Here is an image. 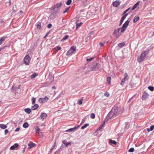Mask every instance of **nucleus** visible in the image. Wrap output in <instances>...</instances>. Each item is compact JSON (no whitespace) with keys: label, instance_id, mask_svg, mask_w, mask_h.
Listing matches in <instances>:
<instances>
[{"label":"nucleus","instance_id":"nucleus-1","mask_svg":"<svg viewBox=\"0 0 154 154\" xmlns=\"http://www.w3.org/2000/svg\"><path fill=\"white\" fill-rule=\"evenodd\" d=\"M129 23L130 21L128 20L123 24L121 29V33H123L126 30Z\"/></svg>","mask_w":154,"mask_h":154},{"label":"nucleus","instance_id":"nucleus-2","mask_svg":"<svg viewBox=\"0 0 154 154\" xmlns=\"http://www.w3.org/2000/svg\"><path fill=\"white\" fill-rule=\"evenodd\" d=\"M130 9V8H129L126 9L125 11H124V12H123V15H124L123 16V17H122L120 22V24L119 25V26H120L122 24V23L125 20V18L128 15V13H126L127 12H128Z\"/></svg>","mask_w":154,"mask_h":154},{"label":"nucleus","instance_id":"nucleus-3","mask_svg":"<svg viewBox=\"0 0 154 154\" xmlns=\"http://www.w3.org/2000/svg\"><path fill=\"white\" fill-rule=\"evenodd\" d=\"M146 55V52L143 51L140 58L137 59V60L138 63H140L143 61L144 60L145 57Z\"/></svg>","mask_w":154,"mask_h":154},{"label":"nucleus","instance_id":"nucleus-4","mask_svg":"<svg viewBox=\"0 0 154 154\" xmlns=\"http://www.w3.org/2000/svg\"><path fill=\"white\" fill-rule=\"evenodd\" d=\"M75 51V48L74 47H71L67 51L66 55H70L74 54Z\"/></svg>","mask_w":154,"mask_h":154},{"label":"nucleus","instance_id":"nucleus-5","mask_svg":"<svg viewBox=\"0 0 154 154\" xmlns=\"http://www.w3.org/2000/svg\"><path fill=\"white\" fill-rule=\"evenodd\" d=\"M31 60L29 55H26L23 59L24 63L26 65H29Z\"/></svg>","mask_w":154,"mask_h":154},{"label":"nucleus","instance_id":"nucleus-6","mask_svg":"<svg viewBox=\"0 0 154 154\" xmlns=\"http://www.w3.org/2000/svg\"><path fill=\"white\" fill-rule=\"evenodd\" d=\"M120 29V28H119L115 30L114 31L113 34L116 35V36L117 38H119L122 35L119 32Z\"/></svg>","mask_w":154,"mask_h":154},{"label":"nucleus","instance_id":"nucleus-7","mask_svg":"<svg viewBox=\"0 0 154 154\" xmlns=\"http://www.w3.org/2000/svg\"><path fill=\"white\" fill-rule=\"evenodd\" d=\"M112 112L114 115H116L119 113L120 111L118 107H114L112 110Z\"/></svg>","mask_w":154,"mask_h":154},{"label":"nucleus","instance_id":"nucleus-8","mask_svg":"<svg viewBox=\"0 0 154 154\" xmlns=\"http://www.w3.org/2000/svg\"><path fill=\"white\" fill-rule=\"evenodd\" d=\"M48 99L49 98L48 97L45 96L44 98H40L38 100V101L40 103H42L47 101Z\"/></svg>","mask_w":154,"mask_h":154},{"label":"nucleus","instance_id":"nucleus-9","mask_svg":"<svg viewBox=\"0 0 154 154\" xmlns=\"http://www.w3.org/2000/svg\"><path fill=\"white\" fill-rule=\"evenodd\" d=\"M120 4V2L119 1L116 0L113 2L112 4L113 6L114 7H117Z\"/></svg>","mask_w":154,"mask_h":154},{"label":"nucleus","instance_id":"nucleus-10","mask_svg":"<svg viewBox=\"0 0 154 154\" xmlns=\"http://www.w3.org/2000/svg\"><path fill=\"white\" fill-rule=\"evenodd\" d=\"M79 127H80L79 125H78L77 127H75L73 128H70L66 130V132H67V131H75L77 129L79 128Z\"/></svg>","mask_w":154,"mask_h":154},{"label":"nucleus","instance_id":"nucleus-11","mask_svg":"<svg viewBox=\"0 0 154 154\" xmlns=\"http://www.w3.org/2000/svg\"><path fill=\"white\" fill-rule=\"evenodd\" d=\"M148 96L149 94L147 93L146 92H144L142 96L143 99V100H145Z\"/></svg>","mask_w":154,"mask_h":154},{"label":"nucleus","instance_id":"nucleus-12","mask_svg":"<svg viewBox=\"0 0 154 154\" xmlns=\"http://www.w3.org/2000/svg\"><path fill=\"white\" fill-rule=\"evenodd\" d=\"M47 116V114L44 112L42 113L40 116V117L42 120L45 119Z\"/></svg>","mask_w":154,"mask_h":154},{"label":"nucleus","instance_id":"nucleus-13","mask_svg":"<svg viewBox=\"0 0 154 154\" xmlns=\"http://www.w3.org/2000/svg\"><path fill=\"white\" fill-rule=\"evenodd\" d=\"M39 106L37 104H35L34 106H32L31 109L32 110H34L37 109L38 107Z\"/></svg>","mask_w":154,"mask_h":154},{"label":"nucleus","instance_id":"nucleus-14","mask_svg":"<svg viewBox=\"0 0 154 154\" xmlns=\"http://www.w3.org/2000/svg\"><path fill=\"white\" fill-rule=\"evenodd\" d=\"M62 143L65 145L66 147H67L68 145H71V143L70 142H69L66 143L65 140H63Z\"/></svg>","mask_w":154,"mask_h":154},{"label":"nucleus","instance_id":"nucleus-15","mask_svg":"<svg viewBox=\"0 0 154 154\" xmlns=\"http://www.w3.org/2000/svg\"><path fill=\"white\" fill-rule=\"evenodd\" d=\"M62 5V3L61 2H60L58 3H57L56 5L55 8H57L58 9H59L61 7Z\"/></svg>","mask_w":154,"mask_h":154},{"label":"nucleus","instance_id":"nucleus-16","mask_svg":"<svg viewBox=\"0 0 154 154\" xmlns=\"http://www.w3.org/2000/svg\"><path fill=\"white\" fill-rule=\"evenodd\" d=\"M37 29L38 30H40L41 29V23H38L36 25Z\"/></svg>","mask_w":154,"mask_h":154},{"label":"nucleus","instance_id":"nucleus-17","mask_svg":"<svg viewBox=\"0 0 154 154\" xmlns=\"http://www.w3.org/2000/svg\"><path fill=\"white\" fill-rule=\"evenodd\" d=\"M34 145H35V144L32 143H29L28 144V146H29V149H31L34 146Z\"/></svg>","mask_w":154,"mask_h":154},{"label":"nucleus","instance_id":"nucleus-18","mask_svg":"<svg viewBox=\"0 0 154 154\" xmlns=\"http://www.w3.org/2000/svg\"><path fill=\"white\" fill-rule=\"evenodd\" d=\"M140 17L138 16H135L134 18L133 22L134 23H136L139 19Z\"/></svg>","mask_w":154,"mask_h":154},{"label":"nucleus","instance_id":"nucleus-19","mask_svg":"<svg viewBox=\"0 0 154 154\" xmlns=\"http://www.w3.org/2000/svg\"><path fill=\"white\" fill-rule=\"evenodd\" d=\"M109 143L110 144H113L115 145L117 144V142L113 140L110 139L109 140Z\"/></svg>","mask_w":154,"mask_h":154},{"label":"nucleus","instance_id":"nucleus-20","mask_svg":"<svg viewBox=\"0 0 154 154\" xmlns=\"http://www.w3.org/2000/svg\"><path fill=\"white\" fill-rule=\"evenodd\" d=\"M6 38V37L5 36L2 37L0 39V45L2 44V42L5 40Z\"/></svg>","mask_w":154,"mask_h":154},{"label":"nucleus","instance_id":"nucleus-21","mask_svg":"<svg viewBox=\"0 0 154 154\" xmlns=\"http://www.w3.org/2000/svg\"><path fill=\"white\" fill-rule=\"evenodd\" d=\"M24 111L28 114H29L31 112V110L29 108H26L24 109Z\"/></svg>","mask_w":154,"mask_h":154},{"label":"nucleus","instance_id":"nucleus-22","mask_svg":"<svg viewBox=\"0 0 154 154\" xmlns=\"http://www.w3.org/2000/svg\"><path fill=\"white\" fill-rule=\"evenodd\" d=\"M139 2H138L136 3L133 6L131 10H134L137 6V5H139Z\"/></svg>","mask_w":154,"mask_h":154},{"label":"nucleus","instance_id":"nucleus-23","mask_svg":"<svg viewBox=\"0 0 154 154\" xmlns=\"http://www.w3.org/2000/svg\"><path fill=\"white\" fill-rule=\"evenodd\" d=\"M23 128H28L29 126V124L27 122H25L23 123Z\"/></svg>","mask_w":154,"mask_h":154},{"label":"nucleus","instance_id":"nucleus-24","mask_svg":"<svg viewBox=\"0 0 154 154\" xmlns=\"http://www.w3.org/2000/svg\"><path fill=\"white\" fill-rule=\"evenodd\" d=\"M125 43L124 42H123L121 43H119L118 44V46L120 48H122L125 45Z\"/></svg>","mask_w":154,"mask_h":154},{"label":"nucleus","instance_id":"nucleus-25","mask_svg":"<svg viewBox=\"0 0 154 154\" xmlns=\"http://www.w3.org/2000/svg\"><path fill=\"white\" fill-rule=\"evenodd\" d=\"M0 127L2 129H5L7 128L6 126L3 124H0Z\"/></svg>","mask_w":154,"mask_h":154},{"label":"nucleus","instance_id":"nucleus-26","mask_svg":"<svg viewBox=\"0 0 154 154\" xmlns=\"http://www.w3.org/2000/svg\"><path fill=\"white\" fill-rule=\"evenodd\" d=\"M61 49V47L60 46H57L56 48H54V51H57V50H60Z\"/></svg>","mask_w":154,"mask_h":154},{"label":"nucleus","instance_id":"nucleus-27","mask_svg":"<svg viewBox=\"0 0 154 154\" xmlns=\"http://www.w3.org/2000/svg\"><path fill=\"white\" fill-rule=\"evenodd\" d=\"M89 125V124H86L81 127V129H84Z\"/></svg>","mask_w":154,"mask_h":154},{"label":"nucleus","instance_id":"nucleus-28","mask_svg":"<svg viewBox=\"0 0 154 154\" xmlns=\"http://www.w3.org/2000/svg\"><path fill=\"white\" fill-rule=\"evenodd\" d=\"M154 128V125H152L151 126L150 129H148L147 131H152Z\"/></svg>","mask_w":154,"mask_h":154},{"label":"nucleus","instance_id":"nucleus-29","mask_svg":"<svg viewBox=\"0 0 154 154\" xmlns=\"http://www.w3.org/2000/svg\"><path fill=\"white\" fill-rule=\"evenodd\" d=\"M148 89L150 91H152L154 90V88L153 86H149L148 88Z\"/></svg>","mask_w":154,"mask_h":154},{"label":"nucleus","instance_id":"nucleus-30","mask_svg":"<svg viewBox=\"0 0 154 154\" xmlns=\"http://www.w3.org/2000/svg\"><path fill=\"white\" fill-rule=\"evenodd\" d=\"M36 134H39L40 132V128L38 127L35 128Z\"/></svg>","mask_w":154,"mask_h":154},{"label":"nucleus","instance_id":"nucleus-31","mask_svg":"<svg viewBox=\"0 0 154 154\" xmlns=\"http://www.w3.org/2000/svg\"><path fill=\"white\" fill-rule=\"evenodd\" d=\"M37 76V75L36 73H34L31 76V78L32 79H33Z\"/></svg>","mask_w":154,"mask_h":154},{"label":"nucleus","instance_id":"nucleus-32","mask_svg":"<svg viewBox=\"0 0 154 154\" xmlns=\"http://www.w3.org/2000/svg\"><path fill=\"white\" fill-rule=\"evenodd\" d=\"M124 79H128V75L127 74V73H125V74H124Z\"/></svg>","mask_w":154,"mask_h":154},{"label":"nucleus","instance_id":"nucleus-33","mask_svg":"<svg viewBox=\"0 0 154 154\" xmlns=\"http://www.w3.org/2000/svg\"><path fill=\"white\" fill-rule=\"evenodd\" d=\"M71 0H67V1L66 2V4L67 5H69L71 4Z\"/></svg>","mask_w":154,"mask_h":154},{"label":"nucleus","instance_id":"nucleus-34","mask_svg":"<svg viewBox=\"0 0 154 154\" xmlns=\"http://www.w3.org/2000/svg\"><path fill=\"white\" fill-rule=\"evenodd\" d=\"M111 78L110 77H108L107 78V81L109 84L110 83Z\"/></svg>","mask_w":154,"mask_h":154},{"label":"nucleus","instance_id":"nucleus-35","mask_svg":"<svg viewBox=\"0 0 154 154\" xmlns=\"http://www.w3.org/2000/svg\"><path fill=\"white\" fill-rule=\"evenodd\" d=\"M95 115L93 113H92L91 114L90 117H91V118L92 119H94L95 118Z\"/></svg>","mask_w":154,"mask_h":154},{"label":"nucleus","instance_id":"nucleus-36","mask_svg":"<svg viewBox=\"0 0 154 154\" xmlns=\"http://www.w3.org/2000/svg\"><path fill=\"white\" fill-rule=\"evenodd\" d=\"M70 8V7L67 8L63 12V14H65L68 11Z\"/></svg>","mask_w":154,"mask_h":154},{"label":"nucleus","instance_id":"nucleus-37","mask_svg":"<svg viewBox=\"0 0 154 154\" xmlns=\"http://www.w3.org/2000/svg\"><path fill=\"white\" fill-rule=\"evenodd\" d=\"M32 104H34L35 103V98L34 97H33L32 99Z\"/></svg>","mask_w":154,"mask_h":154},{"label":"nucleus","instance_id":"nucleus-38","mask_svg":"<svg viewBox=\"0 0 154 154\" xmlns=\"http://www.w3.org/2000/svg\"><path fill=\"white\" fill-rule=\"evenodd\" d=\"M82 22L79 23H76V28H78L79 27V26L82 25Z\"/></svg>","mask_w":154,"mask_h":154},{"label":"nucleus","instance_id":"nucleus-39","mask_svg":"<svg viewBox=\"0 0 154 154\" xmlns=\"http://www.w3.org/2000/svg\"><path fill=\"white\" fill-rule=\"evenodd\" d=\"M69 36L68 35H65L62 39V40H65L67 39L68 38Z\"/></svg>","mask_w":154,"mask_h":154},{"label":"nucleus","instance_id":"nucleus-40","mask_svg":"<svg viewBox=\"0 0 154 154\" xmlns=\"http://www.w3.org/2000/svg\"><path fill=\"white\" fill-rule=\"evenodd\" d=\"M83 100V99L82 98H81L80 100H79L78 101V102L79 103V105H81L82 104Z\"/></svg>","mask_w":154,"mask_h":154},{"label":"nucleus","instance_id":"nucleus-41","mask_svg":"<svg viewBox=\"0 0 154 154\" xmlns=\"http://www.w3.org/2000/svg\"><path fill=\"white\" fill-rule=\"evenodd\" d=\"M125 79H123L121 83V85H123L125 83Z\"/></svg>","mask_w":154,"mask_h":154},{"label":"nucleus","instance_id":"nucleus-42","mask_svg":"<svg viewBox=\"0 0 154 154\" xmlns=\"http://www.w3.org/2000/svg\"><path fill=\"white\" fill-rule=\"evenodd\" d=\"M94 57H91V58H90L89 59H87V61H89V62H90L91 61V60H93L94 59Z\"/></svg>","mask_w":154,"mask_h":154},{"label":"nucleus","instance_id":"nucleus-43","mask_svg":"<svg viewBox=\"0 0 154 154\" xmlns=\"http://www.w3.org/2000/svg\"><path fill=\"white\" fill-rule=\"evenodd\" d=\"M103 125H100L99 127V128L97 129V131H98L101 130L103 128Z\"/></svg>","mask_w":154,"mask_h":154},{"label":"nucleus","instance_id":"nucleus-44","mask_svg":"<svg viewBox=\"0 0 154 154\" xmlns=\"http://www.w3.org/2000/svg\"><path fill=\"white\" fill-rule=\"evenodd\" d=\"M134 151V149L133 148H131L128 150V151L131 152H133Z\"/></svg>","mask_w":154,"mask_h":154},{"label":"nucleus","instance_id":"nucleus-45","mask_svg":"<svg viewBox=\"0 0 154 154\" xmlns=\"http://www.w3.org/2000/svg\"><path fill=\"white\" fill-rule=\"evenodd\" d=\"M13 146H14V148H17L19 146L18 144L17 143H15Z\"/></svg>","mask_w":154,"mask_h":154},{"label":"nucleus","instance_id":"nucleus-46","mask_svg":"<svg viewBox=\"0 0 154 154\" xmlns=\"http://www.w3.org/2000/svg\"><path fill=\"white\" fill-rule=\"evenodd\" d=\"M52 26V24L51 23L49 24L47 26V28H51Z\"/></svg>","mask_w":154,"mask_h":154},{"label":"nucleus","instance_id":"nucleus-47","mask_svg":"<svg viewBox=\"0 0 154 154\" xmlns=\"http://www.w3.org/2000/svg\"><path fill=\"white\" fill-rule=\"evenodd\" d=\"M104 95L106 97H108L109 96V94L108 92H105L104 93Z\"/></svg>","mask_w":154,"mask_h":154},{"label":"nucleus","instance_id":"nucleus-48","mask_svg":"<svg viewBox=\"0 0 154 154\" xmlns=\"http://www.w3.org/2000/svg\"><path fill=\"white\" fill-rule=\"evenodd\" d=\"M8 132V131L7 129H6L5 131V135Z\"/></svg>","mask_w":154,"mask_h":154},{"label":"nucleus","instance_id":"nucleus-49","mask_svg":"<svg viewBox=\"0 0 154 154\" xmlns=\"http://www.w3.org/2000/svg\"><path fill=\"white\" fill-rule=\"evenodd\" d=\"M85 119H82V122H81V124H83V123H84V122H85Z\"/></svg>","mask_w":154,"mask_h":154},{"label":"nucleus","instance_id":"nucleus-50","mask_svg":"<svg viewBox=\"0 0 154 154\" xmlns=\"http://www.w3.org/2000/svg\"><path fill=\"white\" fill-rule=\"evenodd\" d=\"M14 146H11L10 148V150H14Z\"/></svg>","mask_w":154,"mask_h":154},{"label":"nucleus","instance_id":"nucleus-51","mask_svg":"<svg viewBox=\"0 0 154 154\" xmlns=\"http://www.w3.org/2000/svg\"><path fill=\"white\" fill-rule=\"evenodd\" d=\"M20 130V128L19 127L17 128L15 130V131L17 132L19 131Z\"/></svg>","mask_w":154,"mask_h":154},{"label":"nucleus","instance_id":"nucleus-52","mask_svg":"<svg viewBox=\"0 0 154 154\" xmlns=\"http://www.w3.org/2000/svg\"><path fill=\"white\" fill-rule=\"evenodd\" d=\"M100 47H103L104 45V44L102 43H100Z\"/></svg>","mask_w":154,"mask_h":154},{"label":"nucleus","instance_id":"nucleus-53","mask_svg":"<svg viewBox=\"0 0 154 154\" xmlns=\"http://www.w3.org/2000/svg\"><path fill=\"white\" fill-rule=\"evenodd\" d=\"M25 150V147H24L23 148V152H24Z\"/></svg>","mask_w":154,"mask_h":154},{"label":"nucleus","instance_id":"nucleus-54","mask_svg":"<svg viewBox=\"0 0 154 154\" xmlns=\"http://www.w3.org/2000/svg\"><path fill=\"white\" fill-rule=\"evenodd\" d=\"M55 143H56V142H55L54 143V145L53 146V148H54L55 146Z\"/></svg>","mask_w":154,"mask_h":154},{"label":"nucleus","instance_id":"nucleus-55","mask_svg":"<svg viewBox=\"0 0 154 154\" xmlns=\"http://www.w3.org/2000/svg\"><path fill=\"white\" fill-rule=\"evenodd\" d=\"M9 3L10 4V5L11 4V0H10L9 1Z\"/></svg>","mask_w":154,"mask_h":154},{"label":"nucleus","instance_id":"nucleus-56","mask_svg":"<svg viewBox=\"0 0 154 154\" xmlns=\"http://www.w3.org/2000/svg\"><path fill=\"white\" fill-rule=\"evenodd\" d=\"M52 89H54L55 88V86H53L52 87Z\"/></svg>","mask_w":154,"mask_h":154},{"label":"nucleus","instance_id":"nucleus-57","mask_svg":"<svg viewBox=\"0 0 154 154\" xmlns=\"http://www.w3.org/2000/svg\"><path fill=\"white\" fill-rule=\"evenodd\" d=\"M20 11V12L22 13V11Z\"/></svg>","mask_w":154,"mask_h":154},{"label":"nucleus","instance_id":"nucleus-58","mask_svg":"<svg viewBox=\"0 0 154 154\" xmlns=\"http://www.w3.org/2000/svg\"><path fill=\"white\" fill-rule=\"evenodd\" d=\"M153 35H154V33H153Z\"/></svg>","mask_w":154,"mask_h":154}]
</instances>
